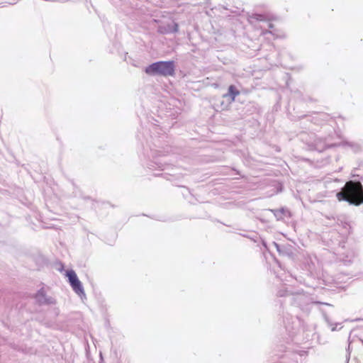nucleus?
I'll return each mask as SVG.
<instances>
[{
  "mask_svg": "<svg viewBox=\"0 0 363 363\" xmlns=\"http://www.w3.org/2000/svg\"><path fill=\"white\" fill-rule=\"evenodd\" d=\"M348 350H352L359 345L363 346V340L359 337V329L352 330L348 338Z\"/></svg>",
  "mask_w": 363,
  "mask_h": 363,
  "instance_id": "20e7f679",
  "label": "nucleus"
},
{
  "mask_svg": "<svg viewBox=\"0 0 363 363\" xmlns=\"http://www.w3.org/2000/svg\"><path fill=\"white\" fill-rule=\"evenodd\" d=\"M350 145L354 152H357L360 150V147L357 144H350Z\"/></svg>",
  "mask_w": 363,
  "mask_h": 363,
  "instance_id": "f3484780",
  "label": "nucleus"
},
{
  "mask_svg": "<svg viewBox=\"0 0 363 363\" xmlns=\"http://www.w3.org/2000/svg\"><path fill=\"white\" fill-rule=\"evenodd\" d=\"M312 139L313 141L307 142L308 146L311 150L323 152L327 148L328 145L323 139L318 138L315 135H313Z\"/></svg>",
  "mask_w": 363,
  "mask_h": 363,
  "instance_id": "39448f33",
  "label": "nucleus"
},
{
  "mask_svg": "<svg viewBox=\"0 0 363 363\" xmlns=\"http://www.w3.org/2000/svg\"><path fill=\"white\" fill-rule=\"evenodd\" d=\"M270 211L274 213L277 220H282L284 217L290 216L289 211L284 208H281L280 209H273Z\"/></svg>",
  "mask_w": 363,
  "mask_h": 363,
  "instance_id": "1a4fd4ad",
  "label": "nucleus"
},
{
  "mask_svg": "<svg viewBox=\"0 0 363 363\" xmlns=\"http://www.w3.org/2000/svg\"><path fill=\"white\" fill-rule=\"evenodd\" d=\"M35 299L40 304L53 305L55 303V298L51 296H48L43 287L35 294Z\"/></svg>",
  "mask_w": 363,
  "mask_h": 363,
  "instance_id": "423d86ee",
  "label": "nucleus"
},
{
  "mask_svg": "<svg viewBox=\"0 0 363 363\" xmlns=\"http://www.w3.org/2000/svg\"><path fill=\"white\" fill-rule=\"evenodd\" d=\"M178 30V25L177 23H174L173 24V26L172 27H170L169 26H168V28H166V27H163V26H160L159 28V31L161 33H172V32H177Z\"/></svg>",
  "mask_w": 363,
  "mask_h": 363,
  "instance_id": "f8f14e48",
  "label": "nucleus"
},
{
  "mask_svg": "<svg viewBox=\"0 0 363 363\" xmlns=\"http://www.w3.org/2000/svg\"><path fill=\"white\" fill-rule=\"evenodd\" d=\"M293 328H293V327H291V329H293ZM286 329L289 333H292V332L291 331V327H290V325H286Z\"/></svg>",
  "mask_w": 363,
  "mask_h": 363,
  "instance_id": "6ab92c4d",
  "label": "nucleus"
},
{
  "mask_svg": "<svg viewBox=\"0 0 363 363\" xmlns=\"http://www.w3.org/2000/svg\"><path fill=\"white\" fill-rule=\"evenodd\" d=\"M145 71L148 75L174 76L175 65L174 61H160L149 65Z\"/></svg>",
  "mask_w": 363,
  "mask_h": 363,
  "instance_id": "f03ea898",
  "label": "nucleus"
},
{
  "mask_svg": "<svg viewBox=\"0 0 363 363\" xmlns=\"http://www.w3.org/2000/svg\"><path fill=\"white\" fill-rule=\"evenodd\" d=\"M325 320L328 323V325L331 328L332 331H335L337 330V326L339 323H333L327 316H325Z\"/></svg>",
  "mask_w": 363,
  "mask_h": 363,
  "instance_id": "2eb2a0df",
  "label": "nucleus"
},
{
  "mask_svg": "<svg viewBox=\"0 0 363 363\" xmlns=\"http://www.w3.org/2000/svg\"><path fill=\"white\" fill-rule=\"evenodd\" d=\"M254 20L264 21L266 20V17L261 14H255L250 17V22L252 23Z\"/></svg>",
  "mask_w": 363,
  "mask_h": 363,
  "instance_id": "4468645a",
  "label": "nucleus"
},
{
  "mask_svg": "<svg viewBox=\"0 0 363 363\" xmlns=\"http://www.w3.org/2000/svg\"><path fill=\"white\" fill-rule=\"evenodd\" d=\"M154 164H156L157 166H158L159 168H162V163L160 162H157V161H155V162H151L150 164H147V167L149 169H153L155 167V165Z\"/></svg>",
  "mask_w": 363,
  "mask_h": 363,
  "instance_id": "dca6fc26",
  "label": "nucleus"
},
{
  "mask_svg": "<svg viewBox=\"0 0 363 363\" xmlns=\"http://www.w3.org/2000/svg\"><path fill=\"white\" fill-rule=\"evenodd\" d=\"M338 182L339 181L337 179H335V180L326 179L324 182V185H325V187L326 189H328L330 193H333L340 188L339 186L337 185Z\"/></svg>",
  "mask_w": 363,
  "mask_h": 363,
  "instance_id": "9b49d317",
  "label": "nucleus"
},
{
  "mask_svg": "<svg viewBox=\"0 0 363 363\" xmlns=\"http://www.w3.org/2000/svg\"><path fill=\"white\" fill-rule=\"evenodd\" d=\"M70 286H72L73 291L79 296H85L83 286L79 279L71 284Z\"/></svg>",
  "mask_w": 363,
  "mask_h": 363,
  "instance_id": "9d476101",
  "label": "nucleus"
},
{
  "mask_svg": "<svg viewBox=\"0 0 363 363\" xmlns=\"http://www.w3.org/2000/svg\"><path fill=\"white\" fill-rule=\"evenodd\" d=\"M67 278H68V280H69V284H72L73 282L76 281L77 280H78V277L77 276V274L75 273V272L74 270H68L67 272V274H66Z\"/></svg>",
  "mask_w": 363,
  "mask_h": 363,
  "instance_id": "ddd939ff",
  "label": "nucleus"
},
{
  "mask_svg": "<svg viewBox=\"0 0 363 363\" xmlns=\"http://www.w3.org/2000/svg\"><path fill=\"white\" fill-rule=\"evenodd\" d=\"M240 92H227L222 96L220 101L221 109L224 110L228 108V106L235 100V98Z\"/></svg>",
  "mask_w": 363,
  "mask_h": 363,
  "instance_id": "0eeeda50",
  "label": "nucleus"
},
{
  "mask_svg": "<svg viewBox=\"0 0 363 363\" xmlns=\"http://www.w3.org/2000/svg\"><path fill=\"white\" fill-rule=\"evenodd\" d=\"M291 301L294 305L299 307L303 311L307 313H309L311 310V306L313 303L328 305L325 303L315 302L308 294L299 292L294 294L291 298Z\"/></svg>",
  "mask_w": 363,
  "mask_h": 363,
  "instance_id": "7ed1b4c3",
  "label": "nucleus"
},
{
  "mask_svg": "<svg viewBox=\"0 0 363 363\" xmlns=\"http://www.w3.org/2000/svg\"><path fill=\"white\" fill-rule=\"evenodd\" d=\"M229 91H233V87L232 86H230V88H229Z\"/></svg>",
  "mask_w": 363,
  "mask_h": 363,
  "instance_id": "aec40b11",
  "label": "nucleus"
},
{
  "mask_svg": "<svg viewBox=\"0 0 363 363\" xmlns=\"http://www.w3.org/2000/svg\"><path fill=\"white\" fill-rule=\"evenodd\" d=\"M273 245H274V247H276V249L277 250V251H278L280 254H281V253H282V251H281V247H280V246H279L277 243H276V242H273Z\"/></svg>",
  "mask_w": 363,
  "mask_h": 363,
  "instance_id": "a211bd4d",
  "label": "nucleus"
},
{
  "mask_svg": "<svg viewBox=\"0 0 363 363\" xmlns=\"http://www.w3.org/2000/svg\"><path fill=\"white\" fill-rule=\"evenodd\" d=\"M339 201H345L350 204L359 206L363 203V186L360 182H346L342 191L337 192Z\"/></svg>",
  "mask_w": 363,
  "mask_h": 363,
  "instance_id": "f257e3e1",
  "label": "nucleus"
},
{
  "mask_svg": "<svg viewBox=\"0 0 363 363\" xmlns=\"http://www.w3.org/2000/svg\"><path fill=\"white\" fill-rule=\"evenodd\" d=\"M310 121L317 125H322L324 121H328L330 119V116L326 113H315L309 116Z\"/></svg>",
  "mask_w": 363,
  "mask_h": 363,
  "instance_id": "6e6552de",
  "label": "nucleus"
}]
</instances>
